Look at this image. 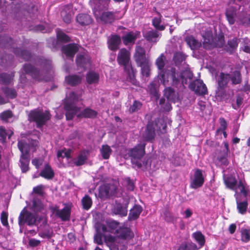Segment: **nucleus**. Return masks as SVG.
Segmentation results:
<instances>
[{
    "label": "nucleus",
    "instance_id": "f704fd0d",
    "mask_svg": "<svg viewBox=\"0 0 250 250\" xmlns=\"http://www.w3.org/2000/svg\"><path fill=\"white\" fill-rule=\"evenodd\" d=\"M82 77L77 75H70L65 78L66 82L71 85H74L81 83Z\"/></svg>",
    "mask_w": 250,
    "mask_h": 250
},
{
    "label": "nucleus",
    "instance_id": "5fc2aeb1",
    "mask_svg": "<svg viewBox=\"0 0 250 250\" xmlns=\"http://www.w3.org/2000/svg\"><path fill=\"white\" fill-rule=\"evenodd\" d=\"M7 219H8L7 213L6 212L3 211L1 213L0 220H1V223L2 224V225L6 227H9Z\"/></svg>",
    "mask_w": 250,
    "mask_h": 250
},
{
    "label": "nucleus",
    "instance_id": "c85d7f7f",
    "mask_svg": "<svg viewBox=\"0 0 250 250\" xmlns=\"http://www.w3.org/2000/svg\"><path fill=\"white\" fill-rule=\"evenodd\" d=\"M100 79L98 73L94 71L88 72L86 75V80L88 83L90 84H96L99 82Z\"/></svg>",
    "mask_w": 250,
    "mask_h": 250
},
{
    "label": "nucleus",
    "instance_id": "393cba45",
    "mask_svg": "<svg viewBox=\"0 0 250 250\" xmlns=\"http://www.w3.org/2000/svg\"><path fill=\"white\" fill-rule=\"evenodd\" d=\"M73 15L71 6H67L61 11V16L64 22L69 23L70 22Z\"/></svg>",
    "mask_w": 250,
    "mask_h": 250
},
{
    "label": "nucleus",
    "instance_id": "9d476101",
    "mask_svg": "<svg viewBox=\"0 0 250 250\" xmlns=\"http://www.w3.org/2000/svg\"><path fill=\"white\" fill-rule=\"evenodd\" d=\"M167 125L163 119H159L155 123V126L153 128L148 125L147 126L146 130L147 134L145 137L146 140H150L154 138V130H158L162 133L165 132Z\"/></svg>",
    "mask_w": 250,
    "mask_h": 250
},
{
    "label": "nucleus",
    "instance_id": "4c0bfd02",
    "mask_svg": "<svg viewBox=\"0 0 250 250\" xmlns=\"http://www.w3.org/2000/svg\"><path fill=\"white\" fill-rule=\"evenodd\" d=\"M101 154L104 159H108L112 152L110 147L107 145H103L100 149Z\"/></svg>",
    "mask_w": 250,
    "mask_h": 250
},
{
    "label": "nucleus",
    "instance_id": "c9c22d12",
    "mask_svg": "<svg viewBox=\"0 0 250 250\" xmlns=\"http://www.w3.org/2000/svg\"><path fill=\"white\" fill-rule=\"evenodd\" d=\"M227 187L235 191V196L237 195V189L236 188V180L233 178H228L225 181Z\"/></svg>",
    "mask_w": 250,
    "mask_h": 250
},
{
    "label": "nucleus",
    "instance_id": "e433bc0d",
    "mask_svg": "<svg viewBox=\"0 0 250 250\" xmlns=\"http://www.w3.org/2000/svg\"><path fill=\"white\" fill-rule=\"evenodd\" d=\"M192 236L201 247L204 245L205 242V237L200 231H196L193 233Z\"/></svg>",
    "mask_w": 250,
    "mask_h": 250
},
{
    "label": "nucleus",
    "instance_id": "2f4dec72",
    "mask_svg": "<svg viewBox=\"0 0 250 250\" xmlns=\"http://www.w3.org/2000/svg\"><path fill=\"white\" fill-rule=\"evenodd\" d=\"M87 153L88 152L86 151L81 152L78 157L73 160L75 165L79 166L84 164L87 159Z\"/></svg>",
    "mask_w": 250,
    "mask_h": 250
},
{
    "label": "nucleus",
    "instance_id": "f8f14e48",
    "mask_svg": "<svg viewBox=\"0 0 250 250\" xmlns=\"http://www.w3.org/2000/svg\"><path fill=\"white\" fill-rule=\"evenodd\" d=\"M145 146L144 144H140L130 151V155L132 157L131 161L133 164H135L138 167H141V164L138 161V160L141 159L144 155Z\"/></svg>",
    "mask_w": 250,
    "mask_h": 250
},
{
    "label": "nucleus",
    "instance_id": "7ed1b4c3",
    "mask_svg": "<svg viewBox=\"0 0 250 250\" xmlns=\"http://www.w3.org/2000/svg\"><path fill=\"white\" fill-rule=\"evenodd\" d=\"M97 230L99 232L102 230L103 233L107 232L114 233L119 238L124 239L131 238L134 236L133 233L130 230L129 228L124 226L121 227L115 221L108 222L106 226L101 225L97 227Z\"/></svg>",
    "mask_w": 250,
    "mask_h": 250
},
{
    "label": "nucleus",
    "instance_id": "f03ea898",
    "mask_svg": "<svg viewBox=\"0 0 250 250\" xmlns=\"http://www.w3.org/2000/svg\"><path fill=\"white\" fill-rule=\"evenodd\" d=\"M165 57L161 54L156 60V64L160 71L159 78L161 82L165 86L171 84L172 85H177L180 82V78L178 74L175 72V69L171 68L167 71L163 72V69L165 65Z\"/></svg>",
    "mask_w": 250,
    "mask_h": 250
},
{
    "label": "nucleus",
    "instance_id": "9b49d317",
    "mask_svg": "<svg viewBox=\"0 0 250 250\" xmlns=\"http://www.w3.org/2000/svg\"><path fill=\"white\" fill-rule=\"evenodd\" d=\"M37 218L35 215L27 211L24 209L21 213L19 218L20 225H23L25 223L30 226L37 225Z\"/></svg>",
    "mask_w": 250,
    "mask_h": 250
},
{
    "label": "nucleus",
    "instance_id": "cd10ccee",
    "mask_svg": "<svg viewBox=\"0 0 250 250\" xmlns=\"http://www.w3.org/2000/svg\"><path fill=\"white\" fill-rule=\"evenodd\" d=\"M40 176H42L47 179H51L54 176V172L51 167L46 164L40 173Z\"/></svg>",
    "mask_w": 250,
    "mask_h": 250
},
{
    "label": "nucleus",
    "instance_id": "37998d69",
    "mask_svg": "<svg viewBox=\"0 0 250 250\" xmlns=\"http://www.w3.org/2000/svg\"><path fill=\"white\" fill-rule=\"evenodd\" d=\"M241 240L244 242H248L250 240V230L242 229L241 230Z\"/></svg>",
    "mask_w": 250,
    "mask_h": 250
},
{
    "label": "nucleus",
    "instance_id": "f257e3e1",
    "mask_svg": "<svg viewBox=\"0 0 250 250\" xmlns=\"http://www.w3.org/2000/svg\"><path fill=\"white\" fill-rule=\"evenodd\" d=\"M79 97L73 92L69 95L67 94L66 99L64 102V108L66 110V118L67 120H71L74 115L78 117L94 118L97 115V112L89 108L81 110L80 108L76 107L75 103L78 101Z\"/></svg>",
    "mask_w": 250,
    "mask_h": 250
},
{
    "label": "nucleus",
    "instance_id": "0e129e2a",
    "mask_svg": "<svg viewBox=\"0 0 250 250\" xmlns=\"http://www.w3.org/2000/svg\"><path fill=\"white\" fill-rule=\"evenodd\" d=\"M43 190V186L42 185L38 186L33 189V191L40 195H42V194Z\"/></svg>",
    "mask_w": 250,
    "mask_h": 250
},
{
    "label": "nucleus",
    "instance_id": "13d9d810",
    "mask_svg": "<svg viewBox=\"0 0 250 250\" xmlns=\"http://www.w3.org/2000/svg\"><path fill=\"white\" fill-rule=\"evenodd\" d=\"M4 92L7 96L11 98H15L16 96V92L14 89L6 88Z\"/></svg>",
    "mask_w": 250,
    "mask_h": 250
},
{
    "label": "nucleus",
    "instance_id": "864d4df0",
    "mask_svg": "<svg viewBox=\"0 0 250 250\" xmlns=\"http://www.w3.org/2000/svg\"><path fill=\"white\" fill-rule=\"evenodd\" d=\"M163 216L165 220L168 222L173 221V217L168 209H165L163 212Z\"/></svg>",
    "mask_w": 250,
    "mask_h": 250
},
{
    "label": "nucleus",
    "instance_id": "423d86ee",
    "mask_svg": "<svg viewBox=\"0 0 250 250\" xmlns=\"http://www.w3.org/2000/svg\"><path fill=\"white\" fill-rule=\"evenodd\" d=\"M134 59L137 64L142 67V73L144 76H148L149 74V63L146 58L144 49L140 46H137Z\"/></svg>",
    "mask_w": 250,
    "mask_h": 250
},
{
    "label": "nucleus",
    "instance_id": "338daca9",
    "mask_svg": "<svg viewBox=\"0 0 250 250\" xmlns=\"http://www.w3.org/2000/svg\"><path fill=\"white\" fill-rule=\"evenodd\" d=\"M229 44L231 47L234 48L237 46L238 41L236 39H233L232 41H230L229 42Z\"/></svg>",
    "mask_w": 250,
    "mask_h": 250
},
{
    "label": "nucleus",
    "instance_id": "7c9ffc66",
    "mask_svg": "<svg viewBox=\"0 0 250 250\" xmlns=\"http://www.w3.org/2000/svg\"><path fill=\"white\" fill-rule=\"evenodd\" d=\"M142 211V208L141 206H135L130 210L128 215L129 220H134L139 217Z\"/></svg>",
    "mask_w": 250,
    "mask_h": 250
},
{
    "label": "nucleus",
    "instance_id": "680f3d73",
    "mask_svg": "<svg viewBox=\"0 0 250 250\" xmlns=\"http://www.w3.org/2000/svg\"><path fill=\"white\" fill-rule=\"evenodd\" d=\"M174 94V91L171 88L168 87L165 89V95L168 99H171Z\"/></svg>",
    "mask_w": 250,
    "mask_h": 250
},
{
    "label": "nucleus",
    "instance_id": "3c124183",
    "mask_svg": "<svg viewBox=\"0 0 250 250\" xmlns=\"http://www.w3.org/2000/svg\"><path fill=\"white\" fill-rule=\"evenodd\" d=\"M12 114L11 111L6 110L3 112L0 116V119L4 122H9V120L12 118Z\"/></svg>",
    "mask_w": 250,
    "mask_h": 250
},
{
    "label": "nucleus",
    "instance_id": "2eb2a0df",
    "mask_svg": "<svg viewBox=\"0 0 250 250\" xmlns=\"http://www.w3.org/2000/svg\"><path fill=\"white\" fill-rule=\"evenodd\" d=\"M189 88L198 95H205L207 92L205 84L200 80H197L191 83Z\"/></svg>",
    "mask_w": 250,
    "mask_h": 250
},
{
    "label": "nucleus",
    "instance_id": "4be33fe9",
    "mask_svg": "<svg viewBox=\"0 0 250 250\" xmlns=\"http://www.w3.org/2000/svg\"><path fill=\"white\" fill-rule=\"evenodd\" d=\"M236 188L237 189V195L238 196L240 193L245 197H247L249 194V187L244 180H240L238 184L236 186Z\"/></svg>",
    "mask_w": 250,
    "mask_h": 250
},
{
    "label": "nucleus",
    "instance_id": "e2e57ef3",
    "mask_svg": "<svg viewBox=\"0 0 250 250\" xmlns=\"http://www.w3.org/2000/svg\"><path fill=\"white\" fill-rule=\"evenodd\" d=\"M98 233L94 236V241L95 242L99 245H102L103 244V241L102 239V237L100 233L102 232L101 230L100 232L97 230Z\"/></svg>",
    "mask_w": 250,
    "mask_h": 250
},
{
    "label": "nucleus",
    "instance_id": "6e6552de",
    "mask_svg": "<svg viewBox=\"0 0 250 250\" xmlns=\"http://www.w3.org/2000/svg\"><path fill=\"white\" fill-rule=\"evenodd\" d=\"M18 147L21 153L20 160L21 169L23 172H26L28 170L29 146L26 143L21 141L18 143Z\"/></svg>",
    "mask_w": 250,
    "mask_h": 250
},
{
    "label": "nucleus",
    "instance_id": "a211bd4d",
    "mask_svg": "<svg viewBox=\"0 0 250 250\" xmlns=\"http://www.w3.org/2000/svg\"><path fill=\"white\" fill-rule=\"evenodd\" d=\"M24 71L27 74H30L31 75L38 81L45 80L48 81V79L43 78L40 75V72L37 69H35L32 65L30 64L25 65L23 67Z\"/></svg>",
    "mask_w": 250,
    "mask_h": 250
},
{
    "label": "nucleus",
    "instance_id": "c03bdc74",
    "mask_svg": "<svg viewBox=\"0 0 250 250\" xmlns=\"http://www.w3.org/2000/svg\"><path fill=\"white\" fill-rule=\"evenodd\" d=\"M226 15L229 23L230 24H234L235 22L234 17L236 15L235 11L234 10L231 11L227 10Z\"/></svg>",
    "mask_w": 250,
    "mask_h": 250
},
{
    "label": "nucleus",
    "instance_id": "f3484780",
    "mask_svg": "<svg viewBox=\"0 0 250 250\" xmlns=\"http://www.w3.org/2000/svg\"><path fill=\"white\" fill-rule=\"evenodd\" d=\"M71 208V205H65L64 208L62 210H60L58 208L56 207L54 209V213L60 217L62 220H67L70 218Z\"/></svg>",
    "mask_w": 250,
    "mask_h": 250
},
{
    "label": "nucleus",
    "instance_id": "c756f323",
    "mask_svg": "<svg viewBox=\"0 0 250 250\" xmlns=\"http://www.w3.org/2000/svg\"><path fill=\"white\" fill-rule=\"evenodd\" d=\"M161 36V33L154 30H150L144 33V37L147 40L155 42L158 41Z\"/></svg>",
    "mask_w": 250,
    "mask_h": 250
},
{
    "label": "nucleus",
    "instance_id": "49530a36",
    "mask_svg": "<svg viewBox=\"0 0 250 250\" xmlns=\"http://www.w3.org/2000/svg\"><path fill=\"white\" fill-rule=\"evenodd\" d=\"M239 21L240 23L244 25L250 24V15L248 14H244L240 16Z\"/></svg>",
    "mask_w": 250,
    "mask_h": 250
},
{
    "label": "nucleus",
    "instance_id": "bf43d9fd",
    "mask_svg": "<svg viewBox=\"0 0 250 250\" xmlns=\"http://www.w3.org/2000/svg\"><path fill=\"white\" fill-rule=\"evenodd\" d=\"M220 124V128L217 130V133H219L221 130H225L227 126V124L225 120L223 118H221L219 120Z\"/></svg>",
    "mask_w": 250,
    "mask_h": 250
},
{
    "label": "nucleus",
    "instance_id": "a19ab883",
    "mask_svg": "<svg viewBox=\"0 0 250 250\" xmlns=\"http://www.w3.org/2000/svg\"><path fill=\"white\" fill-rule=\"evenodd\" d=\"M152 24L156 29L160 31L164 30L166 28V25L162 24L161 17L154 18L152 21Z\"/></svg>",
    "mask_w": 250,
    "mask_h": 250
},
{
    "label": "nucleus",
    "instance_id": "dca6fc26",
    "mask_svg": "<svg viewBox=\"0 0 250 250\" xmlns=\"http://www.w3.org/2000/svg\"><path fill=\"white\" fill-rule=\"evenodd\" d=\"M202 37L204 39L203 44L205 48L210 49L214 47L212 33L210 28L207 29L206 31L202 33Z\"/></svg>",
    "mask_w": 250,
    "mask_h": 250
},
{
    "label": "nucleus",
    "instance_id": "58836bf2",
    "mask_svg": "<svg viewBox=\"0 0 250 250\" xmlns=\"http://www.w3.org/2000/svg\"><path fill=\"white\" fill-rule=\"evenodd\" d=\"M186 41L192 49H195L201 46V43L196 41L192 36L187 37L186 39Z\"/></svg>",
    "mask_w": 250,
    "mask_h": 250
},
{
    "label": "nucleus",
    "instance_id": "de8ad7c7",
    "mask_svg": "<svg viewBox=\"0 0 250 250\" xmlns=\"http://www.w3.org/2000/svg\"><path fill=\"white\" fill-rule=\"evenodd\" d=\"M13 132L10 130H6L2 126H0V136L2 139H5L7 136L10 138Z\"/></svg>",
    "mask_w": 250,
    "mask_h": 250
},
{
    "label": "nucleus",
    "instance_id": "8fccbe9b",
    "mask_svg": "<svg viewBox=\"0 0 250 250\" xmlns=\"http://www.w3.org/2000/svg\"><path fill=\"white\" fill-rule=\"evenodd\" d=\"M192 77V73L189 69L185 70L180 76L183 83H186L187 79H191Z\"/></svg>",
    "mask_w": 250,
    "mask_h": 250
},
{
    "label": "nucleus",
    "instance_id": "ea45409f",
    "mask_svg": "<svg viewBox=\"0 0 250 250\" xmlns=\"http://www.w3.org/2000/svg\"><path fill=\"white\" fill-rule=\"evenodd\" d=\"M71 150L70 149H66L63 148L62 149L59 150L57 152V157L59 161H60V159L65 157L67 160L70 158L71 154Z\"/></svg>",
    "mask_w": 250,
    "mask_h": 250
},
{
    "label": "nucleus",
    "instance_id": "69168bd1",
    "mask_svg": "<svg viewBox=\"0 0 250 250\" xmlns=\"http://www.w3.org/2000/svg\"><path fill=\"white\" fill-rule=\"evenodd\" d=\"M33 205L35 209L36 210H39L42 207V205L41 202L39 201L36 202L35 200H34L33 201Z\"/></svg>",
    "mask_w": 250,
    "mask_h": 250
},
{
    "label": "nucleus",
    "instance_id": "20e7f679",
    "mask_svg": "<svg viewBox=\"0 0 250 250\" xmlns=\"http://www.w3.org/2000/svg\"><path fill=\"white\" fill-rule=\"evenodd\" d=\"M108 2L109 0H90L89 2L96 18L104 22H111L116 19L111 12L105 11L101 7L106 8Z\"/></svg>",
    "mask_w": 250,
    "mask_h": 250
},
{
    "label": "nucleus",
    "instance_id": "473e14b6",
    "mask_svg": "<svg viewBox=\"0 0 250 250\" xmlns=\"http://www.w3.org/2000/svg\"><path fill=\"white\" fill-rule=\"evenodd\" d=\"M178 250H198L197 245L192 242H185L179 246Z\"/></svg>",
    "mask_w": 250,
    "mask_h": 250
},
{
    "label": "nucleus",
    "instance_id": "79ce46f5",
    "mask_svg": "<svg viewBox=\"0 0 250 250\" xmlns=\"http://www.w3.org/2000/svg\"><path fill=\"white\" fill-rule=\"evenodd\" d=\"M53 235V231L51 229L46 227L45 229L42 231H40L39 233V235L43 238L49 239Z\"/></svg>",
    "mask_w": 250,
    "mask_h": 250
},
{
    "label": "nucleus",
    "instance_id": "052dcab7",
    "mask_svg": "<svg viewBox=\"0 0 250 250\" xmlns=\"http://www.w3.org/2000/svg\"><path fill=\"white\" fill-rule=\"evenodd\" d=\"M28 244L30 247H36L40 245L41 241L35 238H30L28 240Z\"/></svg>",
    "mask_w": 250,
    "mask_h": 250
},
{
    "label": "nucleus",
    "instance_id": "412c9836",
    "mask_svg": "<svg viewBox=\"0 0 250 250\" xmlns=\"http://www.w3.org/2000/svg\"><path fill=\"white\" fill-rule=\"evenodd\" d=\"M104 241L106 245L109 247L110 250H118V244L119 243L118 238H115L112 236L104 235Z\"/></svg>",
    "mask_w": 250,
    "mask_h": 250
},
{
    "label": "nucleus",
    "instance_id": "4468645a",
    "mask_svg": "<svg viewBox=\"0 0 250 250\" xmlns=\"http://www.w3.org/2000/svg\"><path fill=\"white\" fill-rule=\"evenodd\" d=\"M116 188L112 185H104L100 187L99 196L101 198H106L114 195Z\"/></svg>",
    "mask_w": 250,
    "mask_h": 250
},
{
    "label": "nucleus",
    "instance_id": "6e6d98bb",
    "mask_svg": "<svg viewBox=\"0 0 250 250\" xmlns=\"http://www.w3.org/2000/svg\"><path fill=\"white\" fill-rule=\"evenodd\" d=\"M43 159L42 158H35L32 161V164L35 166V167L38 169L43 164Z\"/></svg>",
    "mask_w": 250,
    "mask_h": 250
},
{
    "label": "nucleus",
    "instance_id": "4d7b16f0",
    "mask_svg": "<svg viewBox=\"0 0 250 250\" xmlns=\"http://www.w3.org/2000/svg\"><path fill=\"white\" fill-rule=\"evenodd\" d=\"M142 106V104L140 102L138 101H135L132 105L130 107L129 110L131 112H135L139 109Z\"/></svg>",
    "mask_w": 250,
    "mask_h": 250
},
{
    "label": "nucleus",
    "instance_id": "a878e982",
    "mask_svg": "<svg viewBox=\"0 0 250 250\" xmlns=\"http://www.w3.org/2000/svg\"><path fill=\"white\" fill-rule=\"evenodd\" d=\"M235 196L237 204V208L238 212L241 214H245L246 213L248 208V202L247 201H241L238 195Z\"/></svg>",
    "mask_w": 250,
    "mask_h": 250
},
{
    "label": "nucleus",
    "instance_id": "bb28decb",
    "mask_svg": "<svg viewBox=\"0 0 250 250\" xmlns=\"http://www.w3.org/2000/svg\"><path fill=\"white\" fill-rule=\"evenodd\" d=\"M128 201H126L125 203L122 205L120 203H116L114 207V211L115 213L121 216H125L127 214V207Z\"/></svg>",
    "mask_w": 250,
    "mask_h": 250
},
{
    "label": "nucleus",
    "instance_id": "b1692460",
    "mask_svg": "<svg viewBox=\"0 0 250 250\" xmlns=\"http://www.w3.org/2000/svg\"><path fill=\"white\" fill-rule=\"evenodd\" d=\"M77 21L82 26L87 25L91 23L92 20L90 16L85 14H80L76 17Z\"/></svg>",
    "mask_w": 250,
    "mask_h": 250
},
{
    "label": "nucleus",
    "instance_id": "39448f33",
    "mask_svg": "<svg viewBox=\"0 0 250 250\" xmlns=\"http://www.w3.org/2000/svg\"><path fill=\"white\" fill-rule=\"evenodd\" d=\"M130 53L125 48L120 49L118 52L117 61L119 64L123 65L128 74L127 80L133 84H136L135 71L130 64Z\"/></svg>",
    "mask_w": 250,
    "mask_h": 250
},
{
    "label": "nucleus",
    "instance_id": "09e8293b",
    "mask_svg": "<svg viewBox=\"0 0 250 250\" xmlns=\"http://www.w3.org/2000/svg\"><path fill=\"white\" fill-rule=\"evenodd\" d=\"M57 36L58 39L61 42H67L69 41V37L60 30H57Z\"/></svg>",
    "mask_w": 250,
    "mask_h": 250
},
{
    "label": "nucleus",
    "instance_id": "0eeeda50",
    "mask_svg": "<svg viewBox=\"0 0 250 250\" xmlns=\"http://www.w3.org/2000/svg\"><path fill=\"white\" fill-rule=\"evenodd\" d=\"M230 79L233 84L240 83L241 80L240 72L238 71H235L231 74V76L228 74L221 73L217 78L219 88L221 89L224 88Z\"/></svg>",
    "mask_w": 250,
    "mask_h": 250
},
{
    "label": "nucleus",
    "instance_id": "72a5a7b5",
    "mask_svg": "<svg viewBox=\"0 0 250 250\" xmlns=\"http://www.w3.org/2000/svg\"><path fill=\"white\" fill-rule=\"evenodd\" d=\"M90 59L87 55H79L77 57L76 62L79 66L86 67Z\"/></svg>",
    "mask_w": 250,
    "mask_h": 250
},
{
    "label": "nucleus",
    "instance_id": "603ef678",
    "mask_svg": "<svg viewBox=\"0 0 250 250\" xmlns=\"http://www.w3.org/2000/svg\"><path fill=\"white\" fill-rule=\"evenodd\" d=\"M13 75L12 74L11 75H8L6 74H2L1 76V81L4 84H7L12 81L13 79Z\"/></svg>",
    "mask_w": 250,
    "mask_h": 250
},
{
    "label": "nucleus",
    "instance_id": "a18cd8bd",
    "mask_svg": "<svg viewBox=\"0 0 250 250\" xmlns=\"http://www.w3.org/2000/svg\"><path fill=\"white\" fill-rule=\"evenodd\" d=\"M82 205L83 208L85 209H88L91 206V199L87 195H85L82 200Z\"/></svg>",
    "mask_w": 250,
    "mask_h": 250
},
{
    "label": "nucleus",
    "instance_id": "ddd939ff",
    "mask_svg": "<svg viewBox=\"0 0 250 250\" xmlns=\"http://www.w3.org/2000/svg\"><path fill=\"white\" fill-rule=\"evenodd\" d=\"M204 183V177L201 170L197 169L190 178V187L196 189L202 186Z\"/></svg>",
    "mask_w": 250,
    "mask_h": 250
},
{
    "label": "nucleus",
    "instance_id": "6ab92c4d",
    "mask_svg": "<svg viewBox=\"0 0 250 250\" xmlns=\"http://www.w3.org/2000/svg\"><path fill=\"white\" fill-rule=\"evenodd\" d=\"M140 33L138 31L129 32L122 37V40L125 45L133 43L140 37Z\"/></svg>",
    "mask_w": 250,
    "mask_h": 250
},
{
    "label": "nucleus",
    "instance_id": "aec40b11",
    "mask_svg": "<svg viewBox=\"0 0 250 250\" xmlns=\"http://www.w3.org/2000/svg\"><path fill=\"white\" fill-rule=\"evenodd\" d=\"M78 50V46L75 44H69L62 48V52L66 57L72 58Z\"/></svg>",
    "mask_w": 250,
    "mask_h": 250
},
{
    "label": "nucleus",
    "instance_id": "1a4fd4ad",
    "mask_svg": "<svg viewBox=\"0 0 250 250\" xmlns=\"http://www.w3.org/2000/svg\"><path fill=\"white\" fill-rule=\"evenodd\" d=\"M29 118L30 120L35 121L38 126H40L50 119V114L48 111L37 109L31 111Z\"/></svg>",
    "mask_w": 250,
    "mask_h": 250
},
{
    "label": "nucleus",
    "instance_id": "5701e85b",
    "mask_svg": "<svg viewBox=\"0 0 250 250\" xmlns=\"http://www.w3.org/2000/svg\"><path fill=\"white\" fill-rule=\"evenodd\" d=\"M121 42V38L119 36L113 35L108 40V47L112 50H117Z\"/></svg>",
    "mask_w": 250,
    "mask_h": 250
},
{
    "label": "nucleus",
    "instance_id": "774afa93",
    "mask_svg": "<svg viewBox=\"0 0 250 250\" xmlns=\"http://www.w3.org/2000/svg\"><path fill=\"white\" fill-rule=\"evenodd\" d=\"M236 228V225L234 224H231L229 226V232L231 234H233L235 232Z\"/></svg>",
    "mask_w": 250,
    "mask_h": 250
}]
</instances>
